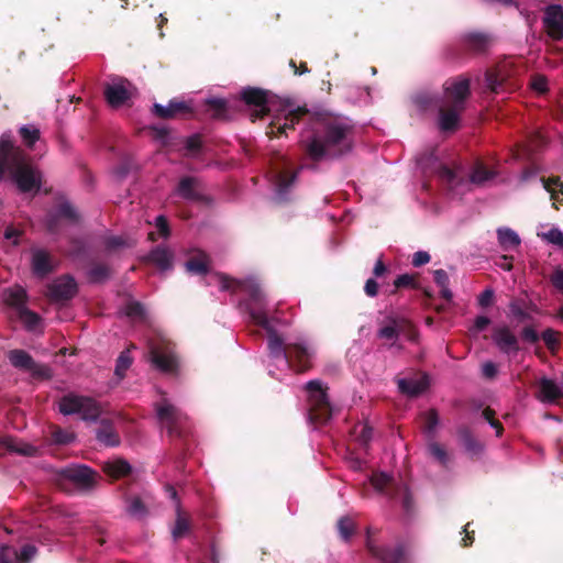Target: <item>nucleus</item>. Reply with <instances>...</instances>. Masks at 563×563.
<instances>
[{
	"mask_svg": "<svg viewBox=\"0 0 563 563\" xmlns=\"http://www.w3.org/2000/svg\"><path fill=\"white\" fill-rule=\"evenodd\" d=\"M32 268L35 275L44 277L53 271V262L48 253L43 250H34L32 253Z\"/></svg>",
	"mask_w": 563,
	"mask_h": 563,
	"instance_id": "4be33fe9",
	"label": "nucleus"
},
{
	"mask_svg": "<svg viewBox=\"0 0 563 563\" xmlns=\"http://www.w3.org/2000/svg\"><path fill=\"white\" fill-rule=\"evenodd\" d=\"M521 336L529 343H537L540 339L538 332L532 327H526L521 331Z\"/></svg>",
	"mask_w": 563,
	"mask_h": 563,
	"instance_id": "4d7b16f0",
	"label": "nucleus"
},
{
	"mask_svg": "<svg viewBox=\"0 0 563 563\" xmlns=\"http://www.w3.org/2000/svg\"><path fill=\"white\" fill-rule=\"evenodd\" d=\"M2 301L15 309L18 318L30 331H35L40 324V317L25 307L26 292L21 286L3 289L0 294Z\"/></svg>",
	"mask_w": 563,
	"mask_h": 563,
	"instance_id": "0eeeda50",
	"label": "nucleus"
},
{
	"mask_svg": "<svg viewBox=\"0 0 563 563\" xmlns=\"http://www.w3.org/2000/svg\"><path fill=\"white\" fill-rule=\"evenodd\" d=\"M76 294V282L69 276L56 278L48 285L47 295L55 301L68 300Z\"/></svg>",
	"mask_w": 563,
	"mask_h": 563,
	"instance_id": "a211bd4d",
	"label": "nucleus"
},
{
	"mask_svg": "<svg viewBox=\"0 0 563 563\" xmlns=\"http://www.w3.org/2000/svg\"><path fill=\"white\" fill-rule=\"evenodd\" d=\"M314 134L306 141V151L313 161L340 156L352 147V125L347 120L325 117L317 119Z\"/></svg>",
	"mask_w": 563,
	"mask_h": 563,
	"instance_id": "f03ea898",
	"label": "nucleus"
},
{
	"mask_svg": "<svg viewBox=\"0 0 563 563\" xmlns=\"http://www.w3.org/2000/svg\"><path fill=\"white\" fill-rule=\"evenodd\" d=\"M121 312L132 320H141L144 318L143 306L133 300L126 302Z\"/></svg>",
	"mask_w": 563,
	"mask_h": 563,
	"instance_id": "c9c22d12",
	"label": "nucleus"
},
{
	"mask_svg": "<svg viewBox=\"0 0 563 563\" xmlns=\"http://www.w3.org/2000/svg\"><path fill=\"white\" fill-rule=\"evenodd\" d=\"M308 393V415L307 419L310 423H325L331 418V406L327 395V387L321 380L314 379L306 384Z\"/></svg>",
	"mask_w": 563,
	"mask_h": 563,
	"instance_id": "423d86ee",
	"label": "nucleus"
},
{
	"mask_svg": "<svg viewBox=\"0 0 563 563\" xmlns=\"http://www.w3.org/2000/svg\"><path fill=\"white\" fill-rule=\"evenodd\" d=\"M20 134L23 142L31 147L38 140L40 130L32 124L23 125L20 128Z\"/></svg>",
	"mask_w": 563,
	"mask_h": 563,
	"instance_id": "4c0bfd02",
	"label": "nucleus"
},
{
	"mask_svg": "<svg viewBox=\"0 0 563 563\" xmlns=\"http://www.w3.org/2000/svg\"><path fill=\"white\" fill-rule=\"evenodd\" d=\"M209 284H214L220 290H230L233 292L242 291L249 296L247 300L240 303V308L247 312L250 319L264 328L268 333V372L275 376L273 367L277 369H289L291 361L286 352L284 340L276 333L275 324L283 322L277 317H268L265 297L253 278L245 280L231 279L225 275L213 274L209 276Z\"/></svg>",
	"mask_w": 563,
	"mask_h": 563,
	"instance_id": "f257e3e1",
	"label": "nucleus"
},
{
	"mask_svg": "<svg viewBox=\"0 0 563 563\" xmlns=\"http://www.w3.org/2000/svg\"><path fill=\"white\" fill-rule=\"evenodd\" d=\"M439 423L440 420L438 412L435 410H429L428 412H426L423 431L428 438L433 439L435 437Z\"/></svg>",
	"mask_w": 563,
	"mask_h": 563,
	"instance_id": "72a5a7b5",
	"label": "nucleus"
},
{
	"mask_svg": "<svg viewBox=\"0 0 563 563\" xmlns=\"http://www.w3.org/2000/svg\"><path fill=\"white\" fill-rule=\"evenodd\" d=\"M103 471L109 476L113 478H119L129 474L131 471V466L126 461L118 459L104 463Z\"/></svg>",
	"mask_w": 563,
	"mask_h": 563,
	"instance_id": "c85d7f7f",
	"label": "nucleus"
},
{
	"mask_svg": "<svg viewBox=\"0 0 563 563\" xmlns=\"http://www.w3.org/2000/svg\"><path fill=\"white\" fill-rule=\"evenodd\" d=\"M540 181H541L543 188L548 192L552 194V196H554L556 190H561L563 187V184L561 183L560 178H550V179L541 178Z\"/></svg>",
	"mask_w": 563,
	"mask_h": 563,
	"instance_id": "8fccbe9b",
	"label": "nucleus"
},
{
	"mask_svg": "<svg viewBox=\"0 0 563 563\" xmlns=\"http://www.w3.org/2000/svg\"><path fill=\"white\" fill-rule=\"evenodd\" d=\"M74 439L75 434L67 430L58 429L53 432V440L58 444H68L73 442Z\"/></svg>",
	"mask_w": 563,
	"mask_h": 563,
	"instance_id": "09e8293b",
	"label": "nucleus"
},
{
	"mask_svg": "<svg viewBox=\"0 0 563 563\" xmlns=\"http://www.w3.org/2000/svg\"><path fill=\"white\" fill-rule=\"evenodd\" d=\"M433 278L435 284L441 289V296L445 300L450 301L453 298V294L449 287L450 279L448 273L444 269H435L433 272Z\"/></svg>",
	"mask_w": 563,
	"mask_h": 563,
	"instance_id": "2f4dec72",
	"label": "nucleus"
},
{
	"mask_svg": "<svg viewBox=\"0 0 563 563\" xmlns=\"http://www.w3.org/2000/svg\"><path fill=\"white\" fill-rule=\"evenodd\" d=\"M428 452L433 459H435L442 465H445L449 461V455L446 451L437 442L429 443Z\"/></svg>",
	"mask_w": 563,
	"mask_h": 563,
	"instance_id": "ea45409f",
	"label": "nucleus"
},
{
	"mask_svg": "<svg viewBox=\"0 0 563 563\" xmlns=\"http://www.w3.org/2000/svg\"><path fill=\"white\" fill-rule=\"evenodd\" d=\"M463 111V108H457L452 106L451 109L444 110L440 109L439 114V126L442 131H451L454 130L460 121V113Z\"/></svg>",
	"mask_w": 563,
	"mask_h": 563,
	"instance_id": "b1692460",
	"label": "nucleus"
},
{
	"mask_svg": "<svg viewBox=\"0 0 563 563\" xmlns=\"http://www.w3.org/2000/svg\"><path fill=\"white\" fill-rule=\"evenodd\" d=\"M129 515L133 517H144L146 515V508L140 498H132L128 506Z\"/></svg>",
	"mask_w": 563,
	"mask_h": 563,
	"instance_id": "c03bdc74",
	"label": "nucleus"
},
{
	"mask_svg": "<svg viewBox=\"0 0 563 563\" xmlns=\"http://www.w3.org/2000/svg\"><path fill=\"white\" fill-rule=\"evenodd\" d=\"M241 98L245 103L255 107L256 117H263L265 113L275 111L271 122L272 133H286L288 129H292L301 114L306 111L299 107H295L288 101L268 100L266 91L258 88H244L241 91Z\"/></svg>",
	"mask_w": 563,
	"mask_h": 563,
	"instance_id": "20e7f679",
	"label": "nucleus"
},
{
	"mask_svg": "<svg viewBox=\"0 0 563 563\" xmlns=\"http://www.w3.org/2000/svg\"><path fill=\"white\" fill-rule=\"evenodd\" d=\"M366 544L369 552L385 563H406V551L401 544L396 545L394 549H380L374 543L369 531H367Z\"/></svg>",
	"mask_w": 563,
	"mask_h": 563,
	"instance_id": "f3484780",
	"label": "nucleus"
},
{
	"mask_svg": "<svg viewBox=\"0 0 563 563\" xmlns=\"http://www.w3.org/2000/svg\"><path fill=\"white\" fill-rule=\"evenodd\" d=\"M482 373L486 378H493L497 374V366L492 361H487L482 365Z\"/></svg>",
	"mask_w": 563,
	"mask_h": 563,
	"instance_id": "e2e57ef3",
	"label": "nucleus"
},
{
	"mask_svg": "<svg viewBox=\"0 0 563 563\" xmlns=\"http://www.w3.org/2000/svg\"><path fill=\"white\" fill-rule=\"evenodd\" d=\"M188 110V106L183 101L172 100L167 106H162L159 103H154L153 112L155 115L168 119L177 115L178 113H183Z\"/></svg>",
	"mask_w": 563,
	"mask_h": 563,
	"instance_id": "393cba45",
	"label": "nucleus"
},
{
	"mask_svg": "<svg viewBox=\"0 0 563 563\" xmlns=\"http://www.w3.org/2000/svg\"><path fill=\"white\" fill-rule=\"evenodd\" d=\"M57 214L58 217L67 218L70 220H75L77 217L76 210L68 202L60 203V206L58 207Z\"/></svg>",
	"mask_w": 563,
	"mask_h": 563,
	"instance_id": "864d4df0",
	"label": "nucleus"
},
{
	"mask_svg": "<svg viewBox=\"0 0 563 563\" xmlns=\"http://www.w3.org/2000/svg\"><path fill=\"white\" fill-rule=\"evenodd\" d=\"M4 175L10 177L21 192L36 194L41 189V172L30 163L20 147L14 146L10 132L0 137V181Z\"/></svg>",
	"mask_w": 563,
	"mask_h": 563,
	"instance_id": "7ed1b4c3",
	"label": "nucleus"
},
{
	"mask_svg": "<svg viewBox=\"0 0 563 563\" xmlns=\"http://www.w3.org/2000/svg\"><path fill=\"white\" fill-rule=\"evenodd\" d=\"M356 439L362 445H367L373 438V429L366 423L358 424L355 428Z\"/></svg>",
	"mask_w": 563,
	"mask_h": 563,
	"instance_id": "79ce46f5",
	"label": "nucleus"
},
{
	"mask_svg": "<svg viewBox=\"0 0 563 563\" xmlns=\"http://www.w3.org/2000/svg\"><path fill=\"white\" fill-rule=\"evenodd\" d=\"M294 350L296 366L298 372H305L311 366V360L316 353L312 344L305 338H298L295 342L289 343Z\"/></svg>",
	"mask_w": 563,
	"mask_h": 563,
	"instance_id": "dca6fc26",
	"label": "nucleus"
},
{
	"mask_svg": "<svg viewBox=\"0 0 563 563\" xmlns=\"http://www.w3.org/2000/svg\"><path fill=\"white\" fill-rule=\"evenodd\" d=\"M107 276H108V268L102 265L95 266L89 271V278L92 282H101Z\"/></svg>",
	"mask_w": 563,
	"mask_h": 563,
	"instance_id": "603ef678",
	"label": "nucleus"
},
{
	"mask_svg": "<svg viewBox=\"0 0 563 563\" xmlns=\"http://www.w3.org/2000/svg\"><path fill=\"white\" fill-rule=\"evenodd\" d=\"M494 299V290L492 288H486L477 298L478 305L481 307H488Z\"/></svg>",
	"mask_w": 563,
	"mask_h": 563,
	"instance_id": "13d9d810",
	"label": "nucleus"
},
{
	"mask_svg": "<svg viewBox=\"0 0 563 563\" xmlns=\"http://www.w3.org/2000/svg\"><path fill=\"white\" fill-rule=\"evenodd\" d=\"M59 411L65 415H79L82 420L95 421L99 418L101 409L99 404L86 396L69 394L59 400Z\"/></svg>",
	"mask_w": 563,
	"mask_h": 563,
	"instance_id": "6e6552de",
	"label": "nucleus"
},
{
	"mask_svg": "<svg viewBox=\"0 0 563 563\" xmlns=\"http://www.w3.org/2000/svg\"><path fill=\"white\" fill-rule=\"evenodd\" d=\"M489 323H490L489 318H487L485 316H478L474 321L472 331H474L476 333L481 332V331L485 330Z\"/></svg>",
	"mask_w": 563,
	"mask_h": 563,
	"instance_id": "0e129e2a",
	"label": "nucleus"
},
{
	"mask_svg": "<svg viewBox=\"0 0 563 563\" xmlns=\"http://www.w3.org/2000/svg\"><path fill=\"white\" fill-rule=\"evenodd\" d=\"M558 332L552 329H547L542 332V340L544 341L545 345L549 350L554 351L558 346Z\"/></svg>",
	"mask_w": 563,
	"mask_h": 563,
	"instance_id": "de8ad7c7",
	"label": "nucleus"
},
{
	"mask_svg": "<svg viewBox=\"0 0 563 563\" xmlns=\"http://www.w3.org/2000/svg\"><path fill=\"white\" fill-rule=\"evenodd\" d=\"M62 475L85 489L93 487L98 477V475L86 465H71L65 467L62 471Z\"/></svg>",
	"mask_w": 563,
	"mask_h": 563,
	"instance_id": "ddd939ff",
	"label": "nucleus"
},
{
	"mask_svg": "<svg viewBox=\"0 0 563 563\" xmlns=\"http://www.w3.org/2000/svg\"><path fill=\"white\" fill-rule=\"evenodd\" d=\"M208 103L214 110L217 117H220L227 108V101L220 98H211L208 100Z\"/></svg>",
	"mask_w": 563,
	"mask_h": 563,
	"instance_id": "052dcab7",
	"label": "nucleus"
},
{
	"mask_svg": "<svg viewBox=\"0 0 563 563\" xmlns=\"http://www.w3.org/2000/svg\"><path fill=\"white\" fill-rule=\"evenodd\" d=\"M97 439L107 446H115L119 444V437L110 426H106L97 431Z\"/></svg>",
	"mask_w": 563,
	"mask_h": 563,
	"instance_id": "f704fd0d",
	"label": "nucleus"
},
{
	"mask_svg": "<svg viewBox=\"0 0 563 563\" xmlns=\"http://www.w3.org/2000/svg\"><path fill=\"white\" fill-rule=\"evenodd\" d=\"M150 260L159 268L162 272L172 269L173 267V253L166 247H156L150 254Z\"/></svg>",
	"mask_w": 563,
	"mask_h": 563,
	"instance_id": "a878e982",
	"label": "nucleus"
},
{
	"mask_svg": "<svg viewBox=\"0 0 563 563\" xmlns=\"http://www.w3.org/2000/svg\"><path fill=\"white\" fill-rule=\"evenodd\" d=\"M128 85V81L119 80L107 86L104 96L110 106L117 108L130 99L131 91L129 90Z\"/></svg>",
	"mask_w": 563,
	"mask_h": 563,
	"instance_id": "6ab92c4d",
	"label": "nucleus"
},
{
	"mask_svg": "<svg viewBox=\"0 0 563 563\" xmlns=\"http://www.w3.org/2000/svg\"><path fill=\"white\" fill-rule=\"evenodd\" d=\"M187 272L195 275H202L208 272L209 257L206 253L199 252L197 256L190 258L185 264Z\"/></svg>",
	"mask_w": 563,
	"mask_h": 563,
	"instance_id": "cd10ccee",
	"label": "nucleus"
},
{
	"mask_svg": "<svg viewBox=\"0 0 563 563\" xmlns=\"http://www.w3.org/2000/svg\"><path fill=\"white\" fill-rule=\"evenodd\" d=\"M486 86L492 92H498L501 87V81L493 73H486Z\"/></svg>",
	"mask_w": 563,
	"mask_h": 563,
	"instance_id": "6e6d98bb",
	"label": "nucleus"
},
{
	"mask_svg": "<svg viewBox=\"0 0 563 563\" xmlns=\"http://www.w3.org/2000/svg\"><path fill=\"white\" fill-rule=\"evenodd\" d=\"M155 225L163 238L169 236V228L164 216H158L155 219Z\"/></svg>",
	"mask_w": 563,
	"mask_h": 563,
	"instance_id": "680f3d73",
	"label": "nucleus"
},
{
	"mask_svg": "<svg viewBox=\"0 0 563 563\" xmlns=\"http://www.w3.org/2000/svg\"><path fill=\"white\" fill-rule=\"evenodd\" d=\"M551 283L553 286L563 292V269H555L551 276Z\"/></svg>",
	"mask_w": 563,
	"mask_h": 563,
	"instance_id": "69168bd1",
	"label": "nucleus"
},
{
	"mask_svg": "<svg viewBox=\"0 0 563 563\" xmlns=\"http://www.w3.org/2000/svg\"><path fill=\"white\" fill-rule=\"evenodd\" d=\"M398 494L401 497L402 506L406 510L410 509L411 497L406 485L398 488Z\"/></svg>",
	"mask_w": 563,
	"mask_h": 563,
	"instance_id": "774afa93",
	"label": "nucleus"
},
{
	"mask_svg": "<svg viewBox=\"0 0 563 563\" xmlns=\"http://www.w3.org/2000/svg\"><path fill=\"white\" fill-rule=\"evenodd\" d=\"M0 563H19V551L11 545L0 548Z\"/></svg>",
	"mask_w": 563,
	"mask_h": 563,
	"instance_id": "a19ab883",
	"label": "nucleus"
},
{
	"mask_svg": "<svg viewBox=\"0 0 563 563\" xmlns=\"http://www.w3.org/2000/svg\"><path fill=\"white\" fill-rule=\"evenodd\" d=\"M444 99L448 103L463 108L470 95V80L465 77L448 79L444 85Z\"/></svg>",
	"mask_w": 563,
	"mask_h": 563,
	"instance_id": "9b49d317",
	"label": "nucleus"
},
{
	"mask_svg": "<svg viewBox=\"0 0 563 563\" xmlns=\"http://www.w3.org/2000/svg\"><path fill=\"white\" fill-rule=\"evenodd\" d=\"M9 360L14 367L26 371L35 377L48 378L51 376L48 366L35 363L32 356L23 350L11 351Z\"/></svg>",
	"mask_w": 563,
	"mask_h": 563,
	"instance_id": "f8f14e48",
	"label": "nucleus"
},
{
	"mask_svg": "<svg viewBox=\"0 0 563 563\" xmlns=\"http://www.w3.org/2000/svg\"><path fill=\"white\" fill-rule=\"evenodd\" d=\"M393 478L387 473H378L371 477V483L379 493H386V488L391 484Z\"/></svg>",
	"mask_w": 563,
	"mask_h": 563,
	"instance_id": "58836bf2",
	"label": "nucleus"
},
{
	"mask_svg": "<svg viewBox=\"0 0 563 563\" xmlns=\"http://www.w3.org/2000/svg\"><path fill=\"white\" fill-rule=\"evenodd\" d=\"M198 185V179L194 177H184L180 179L179 185L177 187V194L185 199H196L198 197L196 192V188Z\"/></svg>",
	"mask_w": 563,
	"mask_h": 563,
	"instance_id": "7c9ffc66",
	"label": "nucleus"
},
{
	"mask_svg": "<svg viewBox=\"0 0 563 563\" xmlns=\"http://www.w3.org/2000/svg\"><path fill=\"white\" fill-rule=\"evenodd\" d=\"M538 236L550 244L556 245L559 247L563 246V232L556 227L551 228L547 232L538 233Z\"/></svg>",
	"mask_w": 563,
	"mask_h": 563,
	"instance_id": "e433bc0d",
	"label": "nucleus"
},
{
	"mask_svg": "<svg viewBox=\"0 0 563 563\" xmlns=\"http://www.w3.org/2000/svg\"><path fill=\"white\" fill-rule=\"evenodd\" d=\"M493 342L504 354H516L519 351V341L507 325L494 328Z\"/></svg>",
	"mask_w": 563,
	"mask_h": 563,
	"instance_id": "2eb2a0df",
	"label": "nucleus"
},
{
	"mask_svg": "<svg viewBox=\"0 0 563 563\" xmlns=\"http://www.w3.org/2000/svg\"><path fill=\"white\" fill-rule=\"evenodd\" d=\"M364 291L369 297H375L378 292V284L374 278H368L364 286Z\"/></svg>",
	"mask_w": 563,
	"mask_h": 563,
	"instance_id": "338daca9",
	"label": "nucleus"
},
{
	"mask_svg": "<svg viewBox=\"0 0 563 563\" xmlns=\"http://www.w3.org/2000/svg\"><path fill=\"white\" fill-rule=\"evenodd\" d=\"M379 338L393 341L397 338L398 331L395 324L383 327L378 332Z\"/></svg>",
	"mask_w": 563,
	"mask_h": 563,
	"instance_id": "5fc2aeb1",
	"label": "nucleus"
},
{
	"mask_svg": "<svg viewBox=\"0 0 563 563\" xmlns=\"http://www.w3.org/2000/svg\"><path fill=\"white\" fill-rule=\"evenodd\" d=\"M339 533L344 540H349L354 531V523L351 518L342 517L338 521Z\"/></svg>",
	"mask_w": 563,
	"mask_h": 563,
	"instance_id": "37998d69",
	"label": "nucleus"
},
{
	"mask_svg": "<svg viewBox=\"0 0 563 563\" xmlns=\"http://www.w3.org/2000/svg\"><path fill=\"white\" fill-rule=\"evenodd\" d=\"M543 24L553 40L563 38V7L551 4L545 8Z\"/></svg>",
	"mask_w": 563,
	"mask_h": 563,
	"instance_id": "4468645a",
	"label": "nucleus"
},
{
	"mask_svg": "<svg viewBox=\"0 0 563 563\" xmlns=\"http://www.w3.org/2000/svg\"><path fill=\"white\" fill-rule=\"evenodd\" d=\"M563 395L562 387L553 379L542 377L539 380L538 399L544 404H554Z\"/></svg>",
	"mask_w": 563,
	"mask_h": 563,
	"instance_id": "aec40b11",
	"label": "nucleus"
},
{
	"mask_svg": "<svg viewBox=\"0 0 563 563\" xmlns=\"http://www.w3.org/2000/svg\"><path fill=\"white\" fill-rule=\"evenodd\" d=\"M296 180V174L287 176L285 173L278 172L275 175L276 195L279 200H284L289 188Z\"/></svg>",
	"mask_w": 563,
	"mask_h": 563,
	"instance_id": "c756f323",
	"label": "nucleus"
},
{
	"mask_svg": "<svg viewBox=\"0 0 563 563\" xmlns=\"http://www.w3.org/2000/svg\"><path fill=\"white\" fill-rule=\"evenodd\" d=\"M156 416L170 435L183 437L187 417L167 399L155 405Z\"/></svg>",
	"mask_w": 563,
	"mask_h": 563,
	"instance_id": "1a4fd4ad",
	"label": "nucleus"
},
{
	"mask_svg": "<svg viewBox=\"0 0 563 563\" xmlns=\"http://www.w3.org/2000/svg\"><path fill=\"white\" fill-rule=\"evenodd\" d=\"M430 262V255L428 252L418 251L412 256V265L415 267H420Z\"/></svg>",
	"mask_w": 563,
	"mask_h": 563,
	"instance_id": "bf43d9fd",
	"label": "nucleus"
},
{
	"mask_svg": "<svg viewBox=\"0 0 563 563\" xmlns=\"http://www.w3.org/2000/svg\"><path fill=\"white\" fill-rule=\"evenodd\" d=\"M429 385L428 377L422 376L419 378H400L398 379V388L401 393L408 396H418L427 389Z\"/></svg>",
	"mask_w": 563,
	"mask_h": 563,
	"instance_id": "412c9836",
	"label": "nucleus"
},
{
	"mask_svg": "<svg viewBox=\"0 0 563 563\" xmlns=\"http://www.w3.org/2000/svg\"><path fill=\"white\" fill-rule=\"evenodd\" d=\"M150 356L153 365L164 373H174L178 366L172 343L164 339L151 343Z\"/></svg>",
	"mask_w": 563,
	"mask_h": 563,
	"instance_id": "9d476101",
	"label": "nucleus"
},
{
	"mask_svg": "<svg viewBox=\"0 0 563 563\" xmlns=\"http://www.w3.org/2000/svg\"><path fill=\"white\" fill-rule=\"evenodd\" d=\"M166 492L168 493V495L172 499L177 501L176 503L177 518H176L175 527L173 528L172 533H173L174 539H179L185 533H187L189 531V522L186 518H184L181 516L180 505H179V501L177 500L176 489L173 486L168 485V486H166Z\"/></svg>",
	"mask_w": 563,
	"mask_h": 563,
	"instance_id": "5701e85b",
	"label": "nucleus"
},
{
	"mask_svg": "<svg viewBox=\"0 0 563 563\" xmlns=\"http://www.w3.org/2000/svg\"><path fill=\"white\" fill-rule=\"evenodd\" d=\"M497 238L500 246L505 250H512L520 244L519 235L510 228L497 229Z\"/></svg>",
	"mask_w": 563,
	"mask_h": 563,
	"instance_id": "bb28decb",
	"label": "nucleus"
},
{
	"mask_svg": "<svg viewBox=\"0 0 563 563\" xmlns=\"http://www.w3.org/2000/svg\"><path fill=\"white\" fill-rule=\"evenodd\" d=\"M439 176L448 183L454 195H463L471 189V185L485 186L495 177V173L487 169L482 163H477L470 174V179L460 177L455 170L448 166L440 167Z\"/></svg>",
	"mask_w": 563,
	"mask_h": 563,
	"instance_id": "39448f33",
	"label": "nucleus"
},
{
	"mask_svg": "<svg viewBox=\"0 0 563 563\" xmlns=\"http://www.w3.org/2000/svg\"><path fill=\"white\" fill-rule=\"evenodd\" d=\"M132 358L130 357L129 351H124L120 354L115 365V374L122 376L124 372L131 366Z\"/></svg>",
	"mask_w": 563,
	"mask_h": 563,
	"instance_id": "a18cd8bd",
	"label": "nucleus"
},
{
	"mask_svg": "<svg viewBox=\"0 0 563 563\" xmlns=\"http://www.w3.org/2000/svg\"><path fill=\"white\" fill-rule=\"evenodd\" d=\"M37 550L32 544L24 545L19 552V563H26L31 559H33L36 554Z\"/></svg>",
	"mask_w": 563,
	"mask_h": 563,
	"instance_id": "3c124183",
	"label": "nucleus"
},
{
	"mask_svg": "<svg viewBox=\"0 0 563 563\" xmlns=\"http://www.w3.org/2000/svg\"><path fill=\"white\" fill-rule=\"evenodd\" d=\"M465 44L475 52H482L488 46L489 37L482 33H468L465 35Z\"/></svg>",
	"mask_w": 563,
	"mask_h": 563,
	"instance_id": "473e14b6",
	"label": "nucleus"
},
{
	"mask_svg": "<svg viewBox=\"0 0 563 563\" xmlns=\"http://www.w3.org/2000/svg\"><path fill=\"white\" fill-rule=\"evenodd\" d=\"M509 311L511 317L520 321L530 319V314L523 309L519 301H511L509 303Z\"/></svg>",
	"mask_w": 563,
	"mask_h": 563,
	"instance_id": "49530a36",
	"label": "nucleus"
}]
</instances>
